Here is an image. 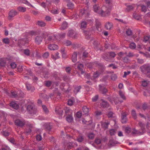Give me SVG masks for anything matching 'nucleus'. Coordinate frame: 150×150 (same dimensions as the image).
Here are the masks:
<instances>
[{
  "mask_svg": "<svg viewBox=\"0 0 150 150\" xmlns=\"http://www.w3.org/2000/svg\"><path fill=\"white\" fill-rule=\"evenodd\" d=\"M93 10L95 12L98 13L101 16L103 17L109 15L111 11V7L107 8L105 6L102 7L101 9L98 6L95 5L93 6Z\"/></svg>",
  "mask_w": 150,
  "mask_h": 150,
  "instance_id": "1",
  "label": "nucleus"
},
{
  "mask_svg": "<svg viewBox=\"0 0 150 150\" xmlns=\"http://www.w3.org/2000/svg\"><path fill=\"white\" fill-rule=\"evenodd\" d=\"M45 33L44 32H41L35 37V40L36 44L39 45L41 43L43 38L45 37Z\"/></svg>",
  "mask_w": 150,
  "mask_h": 150,
  "instance_id": "2",
  "label": "nucleus"
},
{
  "mask_svg": "<svg viewBox=\"0 0 150 150\" xmlns=\"http://www.w3.org/2000/svg\"><path fill=\"white\" fill-rule=\"evenodd\" d=\"M27 110L30 114H35L36 112L37 109L34 104L32 103L27 106Z\"/></svg>",
  "mask_w": 150,
  "mask_h": 150,
  "instance_id": "3",
  "label": "nucleus"
},
{
  "mask_svg": "<svg viewBox=\"0 0 150 150\" xmlns=\"http://www.w3.org/2000/svg\"><path fill=\"white\" fill-rule=\"evenodd\" d=\"M141 71L144 73L150 71V64H145L140 67Z\"/></svg>",
  "mask_w": 150,
  "mask_h": 150,
  "instance_id": "4",
  "label": "nucleus"
},
{
  "mask_svg": "<svg viewBox=\"0 0 150 150\" xmlns=\"http://www.w3.org/2000/svg\"><path fill=\"white\" fill-rule=\"evenodd\" d=\"M15 125L17 126L20 127H23L25 124V122L24 120L17 119L15 121Z\"/></svg>",
  "mask_w": 150,
  "mask_h": 150,
  "instance_id": "5",
  "label": "nucleus"
},
{
  "mask_svg": "<svg viewBox=\"0 0 150 150\" xmlns=\"http://www.w3.org/2000/svg\"><path fill=\"white\" fill-rule=\"evenodd\" d=\"M67 35L73 38L76 39L77 37V34L75 31L73 30H69L68 33Z\"/></svg>",
  "mask_w": 150,
  "mask_h": 150,
  "instance_id": "6",
  "label": "nucleus"
},
{
  "mask_svg": "<svg viewBox=\"0 0 150 150\" xmlns=\"http://www.w3.org/2000/svg\"><path fill=\"white\" fill-rule=\"evenodd\" d=\"M43 128L46 130H50L52 127L49 123H45L44 124L42 125Z\"/></svg>",
  "mask_w": 150,
  "mask_h": 150,
  "instance_id": "7",
  "label": "nucleus"
},
{
  "mask_svg": "<svg viewBox=\"0 0 150 150\" xmlns=\"http://www.w3.org/2000/svg\"><path fill=\"white\" fill-rule=\"evenodd\" d=\"M138 125L141 127L142 132H139L140 134H142L145 132V125L141 122H139Z\"/></svg>",
  "mask_w": 150,
  "mask_h": 150,
  "instance_id": "8",
  "label": "nucleus"
},
{
  "mask_svg": "<svg viewBox=\"0 0 150 150\" xmlns=\"http://www.w3.org/2000/svg\"><path fill=\"white\" fill-rule=\"evenodd\" d=\"M122 117L121 121L122 123H125L127 120V114L125 112H122L121 113Z\"/></svg>",
  "mask_w": 150,
  "mask_h": 150,
  "instance_id": "9",
  "label": "nucleus"
},
{
  "mask_svg": "<svg viewBox=\"0 0 150 150\" xmlns=\"http://www.w3.org/2000/svg\"><path fill=\"white\" fill-rule=\"evenodd\" d=\"M99 91L103 94H105L108 91L106 88L103 87L101 85H99Z\"/></svg>",
  "mask_w": 150,
  "mask_h": 150,
  "instance_id": "10",
  "label": "nucleus"
},
{
  "mask_svg": "<svg viewBox=\"0 0 150 150\" xmlns=\"http://www.w3.org/2000/svg\"><path fill=\"white\" fill-rule=\"evenodd\" d=\"M102 57L104 59L107 61L110 60V57L109 56V52L103 54L102 55Z\"/></svg>",
  "mask_w": 150,
  "mask_h": 150,
  "instance_id": "11",
  "label": "nucleus"
},
{
  "mask_svg": "<svg viewBox=\"0 0 150 150\" xmlns=\"http://www.w3.org/2000/svg\"><path fill=\"white\" fill-rule=\"evenodd\" d=\"M101 102L100 103V105L101 107L103 108H105L108 107L109 105L107 101L103 100H101Z\"/></svg>",
  "mask_w": 150,
  "mask_h": 150,
  "instance_id": "12",
  "label": "nucleus"
},
{
  "mask_svg": "<svg viewBox=\"0 0 150 150\" xmlns=\"http://www.w3.org/2000/svg\"><path fill=\"white\" fill-rule=\"evenodd\" d=\"M10 106L13 108L17 110L18 109L19 105L18 103L12 102L10 103Z\"/></svg>",
  "mask_w": 150,
  "mask_h": 150,
  "instance_id": "13",
  "label": "nucleus"
},
{
  "mask_svg": "<svg viewBox=\"0 0 150 150\" xmlns=\"http://www.w3.org/2000/svg\"><path fill=\"white\" fill-rule=\"evenodd\" d=\"M48 48L50 50H54L57 49L58 47L57 45L54 44H50L48 45Z\"/></svg>",
  "mask_w": 150,
  "mask_h": 150,
  "instance_id": "14",
  "label": "nucleus"
},
{
  "mask_svg": "<svg viewBox=\"0 0 150 150\" xmlns=\"http://www.w3.org/2000/svg\"><path fill=\"white\" fill-rule=\"evenodd\" d=\"M17 13L16 10H12L10 11L9 13V17L10 18L13 17L17 14Z\"/></svg>",
  "mask_w": 150,
  "mask_h": 150,
  "instance_id": "15",
  "label": "nucleus"
},
{
  "mask_svg": "<svg viewBox=\"0 0 150 150\" xmlns=\"http://www.w3.org/2000/svg\"><path fill=\"white\" fill-rule=\"evenodd\" d=\"M113 100L116 105L118 104L119 102L121 103L123 101L119 97H114L113 98Z\"/></svg>",
  "mask_w": 150,
  "mask_h": 150,
  "instance_id": "16",
  "label": "nucleus"
},
{
  "mask_svg": "<svg viewBox=\"0 0 150 150\" xmlns=\"http://www.w3.org/2000/svg\"><path fill=\"white\" fill-rule=\"evenodd\" d=\"M77 67L81 71V74H83L84 73L83 70L84 69V66L82 64H79L78 65Z\"/></svg>",
  "mask_w": 150,
  "mask_h": 150,
  "instance_id": "17",
  "label": "nucleus"
},
{
  "mask_svg": "<svg viewBox=\"0 0 150 150\" xmlns=\"http://www.w3.org/2000/svg\"><path fill=\"white\" fill-rule=\"evenodd\" d=\"M54 37L52 36H49L48 37L45 43L48 44L49 43L53 42L54 41Z\"/></svg>",
  "mask_w": 150,
  "mask_h": 150,
  "instance_id": "18",
  "label": "nucleus"
},
{
  "mask_svg": "<svg viewBox=\"0 0 150 150\" xmlns=\"http://www.w3.org/2000/svg\"><path fill=\"white\" fill-rule=\"evenodd\" d=\"M89 55L88 53L86 51H85L83 53L82 56L81 57L82 59L83 60H85L88 57Z\"/></svg>",
  "mask_w": 150,
  "mask_h": 150,
  "instance_id": "19",
  "label": "nucleus"
},
{
  "mask_svg": "<svg viewBox=\"0 0 150 150\" xmlns=\"http://www.w3.org/2000/svg\"><path fill=\"white\" fill-rule=\"evenodd\" d=\"M39 96L40 98H43L46 101H47L49 98V96L44 93H40Z\"/></svg>",
  "mask_w": 150,
  "mask_h": 150,
  "instance_id": "20",
  "label": "nucleus"
},
{
  "mask_svg": "<svg viewBox=\"0 0 150 150\" xmlns=\"http://www.w3.org/2000/svg\"><path fill=\"white\" fill-rule=\"evenodd\" d=\"M84 140V137L83 136L80 135L77 137L76 140L79 142H83Z\"/></svg>",
  "mask_w": 150,
  "mask_h": 150,
  "instance_id": "21",
  "label": "nucleus"
},
{
  "mask_svg": "<svg viewBox=\"0 0 150 150\" xmlns=\"http://www.w3.org/2000/svg\"><path fill=\"white\" fill-rule=\"evenodd\" d=\"M106 5L105 6L107 8L110 7H111V8L112 7V0H106Z\"/></svg>",
  "mask_w": 150,
  "mask_h": 150,
  "instance_id": "22",
  "label": "nucleus"
},
{
  "mask_svg": "<svg viewBox=\"0 0 150 150\" xmlns=\"http://www.w3.org/2000/svg\"><path fill=\"white\" fill-rule=\"evenodd\" d=\"M68 27V23L66 21H64L63 22L60 28L62 30H64L66 29Z\"/></svg>",
  "mask_w": 150,
  "mask_h": 150,
  "instance_id": "23",
  "label": "nucleus"
},
{
  "mask_svg": "<svg viewBox=\"0 0 150 150\" xmlns=\"http://www.w3.org/2000/svg\"><path fill=\"white\" fill-rule=\"evenodd\" d=\"M77 53L76 52H74L72 55L71 57L72 61L74 62H75L77 60Z\"/></svg>",
  "mask_w": 150,
  "mask_h": 150,
  "instance_id": "24",
  "label": "nucleus"
},
{
  "mask_svg": "<svg viewBox=\"0 0 150 150\" xmlns=\"http://www.w3.org/2000/svg\"><path fill=\"white\" fill-rule=\"evenodd\" d=\"M105 27L107 30H110L112 27V23L108 22L105 24Z\"/></svg>",
  "mask_w": 150,
  "mask_h": 150,
  "instance_id": "25",
  "label": "nucleus"
},
{
  "mask_svg": "<svg viewBox=\"0 0 150 150\" xmlns=\"http://www.w3.org/2000/svg\"><path fill=\"white\" fill-rule=\"evenodd\" d=\"M75 145L74 143L70 142L67 143V145L69 150L72 148Z\"/></svg>",
  "mask_w": 150,
  "mask_h": 150,
  "instance_id": "26",
  "label": "nucleus"
},
{
  "mask_svg": "<svg viewBox=\"0 0 150 150\" xmlns=\"http://www.w3.org/2000/svg\"><path fill=\"white\" fill-rule=\"evenodd\" d=\"M75 100L74 98H71L68 100V104L70 106L72 105L75 102Z\"/></svg>",
  "mask_w": 150,
  "mask_h": 150,
  "instance_id": "27",
  "label": "nucleus"
},
{
  "mask_svg": "<svg viewBox=\"0 0 150 150\" xmlns=\"http://www.w3.org/2000/svg\"><path fill=\"white\" fill-rule=\"evenodd\" d=\"M65 86V85L64 83H62L61 84V85L60 86V88H61L63 89V90H64V91H69V86L68 85H67L66 86H68L69 88H68L66 89V88H64V87Z\"/></svg>",
  "mask_w": 150,
  "mask_h": 150,
  "instance_id": "28",
  "label": "nucleus"
},
{
  "mask_svg": "<svg viewBox=\"0 0 150 150\" xmlns=\"http://www.w3.org/2000/svg\"><path fill=\"white\" fill-rule=\"evenodd\" d=\"M127 8L126 9L127 11H132L134 8L133 5H127Z\"/></svg>",
  "mask_w": 150,
  "mask_h": 150,
  "instance_id": "29",
  "label": "nucleus"
},
{
  "mask_svg": "<svg viewBox=\"0 0 150 150\" xmlns=\"http://www.w3.org/2000/svg\"><path fill=\"white\" fill-rule=\"evenodd\" d=\"M73 120V118L72 114L68 115L66 117V120L69 122H71Z\"/></svg>",
  "mask_w": 150,
  "mask_h": 150,
  "instance_id": "30",
  "label": "nucleus"
},
{
  "mask_svg": "<svg viewBox=\"0 0 150 150\" xmlns=\"http://www.w3.org/2000/svg\"><path fill=\"white\" fill-rule=\"evenodd\" d=\"M131 115L132 117L135 120H136L137 118V114L135 110H132L131 111Z\"/></svg>",
  "mask_w": 150,
  "mask_h": 150,
  "instance_id": "31",
  "label": "nucleus"
},
{
  "mask_svg": "<svg viewBox=\"0 0 150 150\" xmlns=\"http://www.w3.org/2000/svg\"><path fill=\"white\" fill-rule=\"evenodd\" d=\"M87 22L84 21H82L81 24V28H86L87 26Z\"/></svg>",
  "mask_w": 150,
  "mask_h": 150,
  "instance_id": "32",
  "label": "nucleus"
},
{
  "mask_svg": "<svg viewBox=\"0 0 150 150\" xmlns=\"http://www.w3.org/2000/svg\"><path fill=\"white\" fill-rule=\"evenodd\" d=\"M11 95L12 98H16L18 96V93L15 91H11Z\"/></svg>",
  "mask_w": 150,
  "mask_h": 150,
  "instance_id": "33",
  "label": "nucleus"
},
{
  "mask_svg": "<svg viewBox=\"0 0 150 150\" xmlns=\"http://www.w3.org/2000/svg\"><path fill=\"white\" fill-rule=\"evenodd\" d=\"M82 110L85 114H87L89 112V109L86 106H84L82 107Z\"/></svg>",
  "mask_w": 150,
  "mask_h": 150,
  "instance_id": "34",
  "label": "nucleus"
},
{
  "mask_svg": "<svg viewBox=\"0 0 150 150\" xmlns=\"http://www.w3.org/2000/svg\"><path fill=\"white\" fill-rule=\"evenodd\" d=\"M37 24L39 26L41 27H44L45 25V23L44 22L41 21H38Z\"/></svg>",
  "mask_w": 150,
  "mask_h": 150,
  "instance_id": "35",
  "label": "nucleus"
},
{
  "mask_svg": "<svg viewBox=\"0 0 150 150\" xmlns=\"http://www.w3.org/2000/svg\"><path fill=\"white\" fill-rule=\"evenodd\" d=\"M18 10L21 12H24L26 11V8L25 7L19 6L17 8Z\"/></svg>",
  "mask_w": 150,
  "mask_h": 150,
  "instance_id": "36",
  "label": "nucleus"
},
{
  "mask_svg": "<svg viewBox=\"0 0 150 150\" xmlns=\"http://www.w3.org/2000/svg\"><path fill=\"white\" fill-rule=\"evenodd\" d=\"M81 88V87L80 86H79L75 87L74 90V93L76 94L79 91Z\"/></svg>",
  "mask_w": 150,
  "mask_h": 150,
  "instance_id": "37",
  "label": "nucleus"
},
{
  "mask_svg": "<svg viewBox=\"0 0 150 150\" xmlns=\"http://www.w3.org/2000/svg\"><path fill=\"white\" fill-rule=\"evenodd\" d=\"M42 107L45 113L46 114H48L49 113V111L46 106L45 105H42Z\"/></svg>",
  "mask_w": 150,
  "mask_h": 150,
  "instance_id": "38",
  "label": "nucleus"
},
{
  "mask_svg": "<svg viewBox=\"0 0 150 150\" xmlns=\"http://www.w3.org/2000/svg\"><path fill=\"white\" fill-rule=\"evenodd\" d=\"M67 6L68 8L69 9H72L74 8V4L71 2L67 4Z\"/></svg>",
  "mask_w": 150,
  "mask_h": 150,
  "instance_id": "39",
  "label": "nucleus"
},
{
  "mask_svg": "<svg viewBox=\"0 0 150 150\" xmlns=\"http://www.w3.org/2000/svg\"><path fill=\"white\" fill-rule=\"evenodd\" d=\"M116 130L115 129H110V134L111 136L114 135L116 133Z\"/></svg>",
  "mask_w": 150,
  "mask_h": 150,
  "instance_id": "40",
  "label": "nucleus"
},
{
  "mask_svg": "<svg viewBox=\"0 0 150 150\" xmlns=\"http://www.w3.org/2000/svg\"><path fill=\"white\" fill-rule=\"evenodd\" d=\"M119 94L121 98L124 100H125L126 98L123 92L121 91H119Z\"/></svg>",
  "mask_w": 150,
  "mask_h": 150,
  "instance_id": "41",
  "label": "nucleus"
},
{
  "mask_svg": "<svg viewBox=\"0 0 150 150\" xmlns=\"http://www.w3.org/2000/svg\"><path fill=\"white\" fill-rule=\"evenodd\" d=\"M126 33L127 36H130L132 35V31L130 29H128L126 31Z\"/></svg>",
  "mask_w": 150,
  "mask_h": 150,
  "instance_id": "42",
  "label": "nucleus"
},
{
  "mask_svg": "<svg viewBox=\"0 0 150 150\" xmlns=\"http://www.w3.org/2000/svg\"><path fill=\"white\" fill-rule=\"evenodd\" d=\"M84 34L85 35L86 38L87 39H89L90 38V36L91 34V33L89 32H88L86 31L84 33Z\"/></svg>",
  "mask_w": 150,
  "mask_h": 150,
  "instance_id": "43",
  "label": "nucleus"
},
{
  "mask_svg": "<svg viewBox=\"0 0 150 150\" xmlns=\"http://www.w3.org/2000/svg\"><path fill=\"white\" fill-rule=\"evenodd\" d=\"M99 76V73L98 71H96V72H94L93 74V77L94 79L98 77Z\"/></svg>",
  "mask_w": 150,
  "mask_h": 150,
  "instance_id": "44",
  "label": "nucleus"
},
{
  "mask_svg": "<svg viewBox=\"0 0 150 150\" xmlns=\"http://www.w3.org/2000/svg\"><path fill=\"white\" fill-rule=\"evenodd\" d=\"M65 113L67 115H69V113H70V114H72V111L70 110L69 108H66L65 110Z\"/></svg>",
  "mask_w": 150,
  "mask_h": 150,
  "instance_id": "45",
  "label": "nucleus"
},
{
  "mask_svg": "<svg viewBox=\"0 0 150 150\" xmlns=\"http://www.w3.org/2000/svg\"><path fill=\"white\" fill-rule=\"evenodd\" d=\"M88 137L89 139H93L95 137V134L93 133H90L88 134Z\"/></svg>",
  "mask_w": 150,
  "mask_h": 150,
  "instance_id": "46",
  "label": "nucleus"
},
{
  "mask_svg": "<svg viewBox=\"0 0 150 150\" xmlns=\"http://www.w3.org/2000/svg\"><path fill=\"white\" fill-rule=\"evenodd\" d=\"M26 87L27 90L28 91H32L33 89V88L31 86V85L30 84H27L26 85Z\"/></svg>",
  "mask_w": 150,
  "mask_h": 150,
  "instance_id": "47",
  "label": "nucleus"
},
{
  "mask_svg": "<svg viewBox=\"0 0 150 150\" xmlns=\"http://www.w3.org/2000/svg\"><path fill=\"white\" fill-rule=\"evenodd\" d=\"M109 55L110 57V59L111 58L115 57L116 55L115 52H109Z\"/></svg>",
  "mask_w": 150,
  "mask_h": 150,
  "instance_id": "48",
  "label": "nucleus"
},
{
  "mask_svg": "<svg viewBox=\"0 0 150 150\" xmlns=\"http://www.w3.org/2000/svg\"><path fill=\"white\" fill-rule=\"evenodd\" d=\"M2 41L3 42L6 44H8L9 43V40L8 38H4Z\"/></svg>",
  "mask_w": 150,
  "mask_h": 150,
  "instance_id": "49",
  "label": "nucleus"
},
{
  "mask_svg": "<svg viewBox=\"0 0 150 150\" xmlns=\"http://www.w3.org/2000/svg\"><path fill=\"white\" fill-rule=\"evenodd\" d=\"M64 44L67 46H69L71 45V42L69 40H66L64 42Z\"/></svg>",
  "mask_w": 150,
  "mask_h": 150,
  "instance_id": "50",
  "label": "nucleus"
},
{
  "mask_svg": "<svg viewBox=\"0 0 150 150\" xmlns=\"http://www.w3.org/2000/svg\"><path fill=\"white\" fill-rule=\"evenodd\" d=\"M109 144L112 146H114L117 143V142L113 140H111L109 141Z\"/></svg>",
  "mask_w": 150,
  "mask_h": 150,
  "instance_id": "51",
  "label": "nucleus"
},
{
  "mask_svg": "<svg viewBox=\"0 0 150 150\" xmlns=\"http://www.w3.org/2000/svg\"><path fill=\"white\" fill-rule=\"evenodd\" d=\"M127 57V56L125 57L122 59L123 61L125 63H127L129 62L130 61Z\"/></svg>",
  "mask_w": 150,
  "mask_h": 150,
  "instance_id": "52",
  "label": "nucleus"
},
{
  "mask_svg": "<svg viewBox=\"0 0 150 150\" xmlns=\"http://www.w3.org/2000/svg\"><path fill=\"white\" fill-rule=\"evenodd\" d=\"M136 47V45L135 43L132 42L129 45V47L132 49H134Z\"/></svg>",
  "mask_w": 150,
  "mask_h": 150,
  "instance_id": "53",
  "label": "nucleus"
},
{
  "mask_svg": "<svg viewBox=\"0 0 150 150\" xmlns=\"http://www.w3.org/2000/svg\"><path fill=\"white\" fill-rule=\"evenodd\" d=\"M117 78V76L116 74H113L111 76V79L112 80H115Z\"/></svg>",
  "mask_w": 150,
  "mask_h": 150,
  "instance_id": "54",
  "label": "nucleus"
},
{
  "mask_svg": "<svg viewBox=\"0 0 150 150\" xmlns=\"http://www.w3.org/2000/svg\"><path fill=\"white\" fill-rule=\"evenodd\" d=\"M10 65L11 67V68L12 69H15L16 68L17 65L14 62H12L11 63Z\"/></svg>",
  "mask_w": 150,
  "mask_h": 150,
  "instance_id": "55",
  "label": "nucleus"
},
{
  "mask_svg": "<svg viewBox=\"0 0 150 150\" xmlns=\"http://www.w3.org/2000/svg\"><path fill=\"white\" fill-rule=\"evenodd\" d=\"M98 95H96L95 96L93 97L92 99V101L93 102H96L98 99Z\"/></svg>",
  "mask_w": 150,
  "mask_h": 150,
  "instance_id": "56",
  "label": "nucleus"
},
{
  "mask_svg": "<svg viewBox=\"0 0 150 150\" xmlns=\"http://www.w3.org/2000/svg\"><path fill=\"white\" fill-rule=\"evenodd\" d=\"M24 53L27 56H29L30 54V51L29 50L27 49L24 50Z\"/></svg>",
  "mask_w": 150,
  "mask_h": 150,
  "instance_id": "57",
  "label": "nucleus"
},
{
  "mask_svg": "<svg viewBox=\"0 0 150 150\" xmlns=\"http://www.w3.org/2000/svg\"><path fill=\"white\" fill-rule=\"evenodd\" d=\"M71 68L69 67H67L65 68L66 72L69 74H70V71L71 70Z\"/></svg>",
  "mask_w": 150,
  "mask_h": 150,
  "instance_id": "58",
  "label": "nucleus"
},
{
  "mask_svg": "<svg viewBox=\"0 0 150 150\" xmlns=\"http://www.w3.org/2000/svg\"><path fill=\"white\" fill-rule=\"evenodd\" d=\"M45 85L47 87H49L51 84L52 82L50 81H47L45 82Z\"/></svg>",
  "mask_w": 150,
  "mask_h": 150,
  "instance_id": "59",
  "label": "nucleus"
},
{
  "mask_svg": "<svg viewBox=\"0 0 150 150\" xmlns=\"http://www.w3.org/2000/svg\"><path fill=\"white\" fill-rule=\"evenodd\" d=\"M96 28L98 31H100L101 30V24L100 23L96 24Z\"/></svg>",
  "mask_w": 150,
  "mask_h": 150,
  "instance_id": "60",
  "label": "nucleus"
},
{
  "mask_svg": "<svg viewBox=\"0 0 150 150\" xmlns=\"http://www.w3.org/2000/svg\"><path fill=\"white\" fill-rule=\"evenodd\" d=\"M49 54L48 52H46L44 53L43 55V57L44 58L46 59L49 56Z\"/></svg>",
  "mask_w": 150,
  "mask_h": 150,
  "instance_id": "61",
  "label": "nucleus"
},
{
  "mask_svg": "<svg viewBox=\"0 0 150 150\" xmlns=\"http://www.w3.org/2000/svg\"><path fill=\"white\" fill-rule=\"evenodd\" d=\"M148 84V83L146 81L144 80L142 81V85L144 87L146 86Z\"/></svg>",
  "mask_w": 150,
  "mask_h": 150,
  "instance_id": "62",
  "label": "nucleus"
},
{
  "mask_svg": "<svg viewBox=\"0 0 150 150\" xmlns=\"http://www.w3.org/2000/svg\"><path fill=\"white\" fill-rule=\"evenodd\" d=\"M131 128L129 127H127L125 129V132L126 133L129 134L131 132Z\"/></svg>",
  "mask_w": 150,
  "mask_h": 150,
  "instance_id": "63",
  "label": "nucleus"
},
{
  "mask_svg": "<svg viewBox=\"0 0 150 150\" xmlns=\"http://www.w3.org/2000/svg\"><path fill=\"white\" fill-rule=\"evenodd\" d=\"M11 150L10 148L8 146H3L1 150Z\"/></svg>",
  "mask_w": 150,
  "mask_h": 150,
  "instance_id": "64",
  "label": "nucleus"
}]
</instances>
